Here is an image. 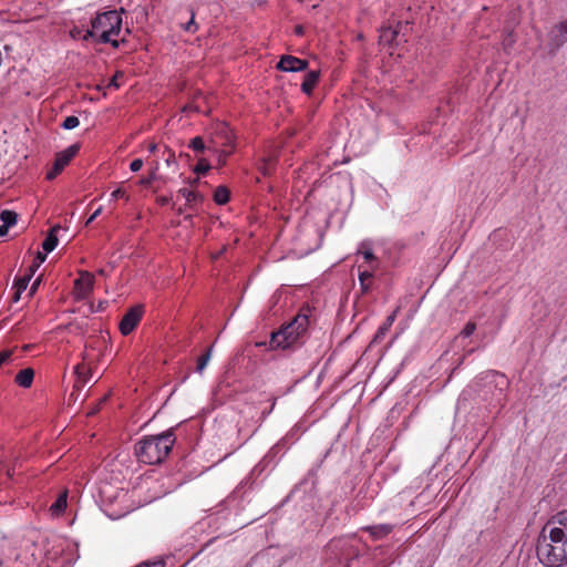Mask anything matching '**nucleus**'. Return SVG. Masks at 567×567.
Returning a JSON list of instances; mask_svg holds the SVG:
<instances>
[{
    "mask_svg": "<svg viewBox=\"0 0 567 567\" xmlns=\"http://www.w3.org/2000/svg\"><path fill=\"white\" fill-rule=\"evenodd\" d=\"M75 35H78V32L71 33V37H75Z\"/></svg>",
    "mask_w": 567,
    "mask_h": 567,
    "instance_id": "obj_61",
    "label": "nucleus"
},
{
    "mask_svg": "<svg viewBox=\"0 0 567 567\" xmlns=\"http://www.w3.org/2000/svg\"><path fill=\"white\" fill-rule=\"evenodd\" d=\"M296 33L297 34H302L303 33V28L301 25H297L296 27Z\"/></svg>",
    "mask_w": 567,
    "mask_h": 567,
    "instance_id": "obj_51",
    "label": "nucleus"
},
{
    "mask_svg": "<svg viewBox=\"0 0 567 567\" xmlns=\"http://www.w3.org/2000/svg\"><path fill=\"white\" fill-rule=\"evenodd\" d=\"M60 225H56L54 227L51 228L49 235L47 236V238L44 239V241L42 243V248L45 252H51L58 245V237H56V231L60 229Z\"/></svg>",
    "mask_w": 567,
    "mask_h": 567,
    "instance_id": "obj_13",
    "label": "nucleus"
},
{
    "mask_svg": "<svg viewBox=\"0 0 567 567\" xmlns=\"http://www.w3.org/2000/svg\"><path fill=\"white\" fill-rule=\"evenodd\" d=\"M102 212V207H99L94 213L93 215L87 219L86 224L85 225H89L91 224Z\"/></svg>",
    "mask_w": 567,
    "mask_h": 567,
    "instance_id": "obj_41",
    "label": "nucleus"
},
{
    "mask_svg": "<svg viewBox=\"0 0 567 567\" xmlns=\"http://www.w3.org/2000/svg\"><path fill=\"white\" fill-rule=\"evenodd\" d=\"M224 250H225V248L223 250L218 251L217 254H215L214 258H217L218 256H220Z\"/></svg>",
    "mask_w": 567,
    "mask_h": 567,
    "instance_id": "obj_55",
    "label": "nucleus"
},
{
    "mask_svg": "<svg viewBox=\"0 0 567 567\" xmlns=\"http://www.w3.org/2000/svg\"><path fill=\"white\" fill-rule=\"evenodd\" d=\"M156 171H157V165H156V166L154 167V169L151 172V174L148 175V177H146V178H142V179L140 181V184H141V185H143V186H150L154 181H157V179H161V181L165 182V181L163 179V177H162V176H158V175H157Z\"/></svg>",
    "mask_w": 567,
    "mask_h": 567,
    "instance_id": "obj_25",
    "label": "nucleus"
},
{
    "mask_svg": "<svg viewBox=\"0 0 567 567\" xmlns=\"http://www.w3.org/2000/svg\"><path fill=\"white\" fill-rule=\"evenodd\" d=\"M567 42V19L554 25L547 34L546 50L554 55Z\"/></svg>",
    "mask_w": 567,
    "mask_h": 567,
    "instance_id": "obj_5",
    "label": "nucleus"
},
{
    "mask_svg": "<svg viewBox=\"0 0 567 567\" xmlns=\"http://www.w3.org/2000/svg\"><path fill=\"white\" fill-rule=\"evenodd\" d=\"M34 378V371L31 368L21 370L16 375V382L22 388H30Z\"/></svg>",
    "mask_w": 567,
    "mask_h": 567,
    "instance_id": "obj_11",
    "label": "nucleus"
},
{
    "mask_svg": "<svg viewBox=\"0 0 567 567\" xmlns=\"http://www.w3.org/2000/svg\"><path fill=\"white\" fill-rule=\"evenodd\" d=\"M31 278L32 277L30 275L25 274L23 277H20V278L14 280L13 288L16 289V291H14V295L12 297V300L14 302L19 301L22 291H24L27 289Z\"/></svg>",
    "mask_w": 567,
    "mask_h": 567,
    "instance_id": "obj_14",
    "label": "nucleus"
},
{
    "mask_svg": "<svg viewBox=\"0 0 567 567\" xmlns=\"http://www.w3.org/2000/svg\"><path fill=\"white\" fill-rule=\"evenodd\" d=\"M189 147L196 152H203L206 146L202 137L197 136L190 141Z\"/></svg>",
    "mask_w": 567,
    "mask_h": 567,
    "instance_id": "obj_28",
    "label": "nucleus"
},
{
    "mask_svg": "<svg viewBox=\"0 0 567 567\" xmlns=\"http://www.w3.org/2000/svg\"><path fill=\"white\" fill-rule=\"evenodd\" d=\"M198 182V178H195L192 184H196Z\"/></svg>",
    "mask_w": 567,
    "mask_h": 567,
    "instance_id": "obj_60",
    "label": "nucleus"
},
{
    "mask_svg": "<svg viewBox=\"0 0 567 567\" xmlns=\"http://www.w3.org/2000/svg\"><path fill=\"white\" fill-rule=\"evenodd\" d=\"M192 25H195L194 13H192V18L189 22L186 24L185 29L189 30Z\"/></svg>",
    "mask_w": 567,
    "mask_h": 567,
    "instance_id": "obj_46",
    "label": "nucleus"
},
{
    "mask_svg": "<svg viewBox=\"0 0 567 567\" xmlns=\"http://www.w3.org/2000/svg\"><path fill=\"white\" fill-rule=\"evenodd\" d=\"M68 506V489H64L56 501L51 505L50 512L53 515H61Z\"/></svg>",
    "mask_w": 567,
    "mask_h": 567,
    "instance_id": "obj_12",
    "label": "nucleus"
},
{
    "mask_svg": "<svg viewBox=\"0 0 567 567\" xmlns=\"http://www.w3.org/2000/svg\"><path fill=\"white\" fill-rule=\"evenodd\" d=\"M384 331H385V328H384V327H381V328L379 329V332H378V334H377V338H378L380 334H384Z\"/></svg>",
    "mask_w": 567,
    "mask_h": 567,
    "instance_id": "obj_52",
    "label": "nucleus"
},
{
    "mask_svg": "<svg viewBox=\"0 0 567 567\" xmlns=\"http://www.w3.org/2000/svg\"><path fill=\"white\" fill-rule=\"evenodd\" d=\"M215 138L220 141L221 146L224 147H233L234 146V134L230 127L226 123H220L217 125V130L215 133Z\"/></svg>",
    "mask_w": 567,
    "mask_h": 567,
    "instance_id": "obj_10",
    "label": "nucleus"
},
{
    "mask_svg": "<svg viewBox=\"0 0 567 567\" xmlns=\"http://www.w3.org/2000/svg\"><path fill=\"white\" fill-rule=\"evenodd\" d=\"M106 400H107V395H105L103 399H101L100 403L95 408H92V410L87 413V415H94L95 413H97L100 410V405L103 402H105Z\"/></svg>",
    "mask_w": 567,
    "mask_h": 567,
    "instance_id": "obj_40",
    "label": "nucleus"
},
{
    "mask_svg": "<svg viewBox=\"0 0 567 567\" xmlns=\"http://www.w3.org/2000/svg\"><path fill=\"white\" fill-rule=\"evenodd\" d=\"M364 258H365L367 260H372V259L374 258V256L372 255V252H371V251H365V252H364Z\"/></svg>",
    "mask_w": 567,
    "mask_h": 567,
    "instance_id": "obj_48",
    "label": "nucleus"
},
{
    "mask_svg": "<svg viewBox=\"0 0 567 567\" xmlns=\"http://www.w3.org/2000/svg\"><path fill=\"white\" fill-rule=\"evenodd\" d=\"M112 197H113L114 199H116V198H118V197H126V199L128 198V197L125 195V190H124V189H122V188H117L116 190H114V192L112 193Z\"/></svg>",
    "mask_w": 567,
    "mask_h": 567,
    "instance_id": "obj_39",
    "label": "nucleus"
},
{
    "mask_svg": "<svg viewBox=\"0 0 567 567\" xmlns=\"http://www.w3.org/2000/svg\"><path fill=\"white\" fill-rule=\"evenodd\" d=\"M168 152H169V155L166 158V164L169 166L172 164H175L176 161H175V154L173 152H171L169 150H168Z\"/></svg>",
    "mask_w": 567,
    "mask_h": 567,
    "instance_id": "obj_43",
    "label": "nucleus"
},
{
    "mask_svg": "<svg viewBox=\"0 0 567 567\" xmlns=\"http://www.w3.org/2000/svg\"><path fill=\"white\" fill-rule=\"evenodd\" d=\"M122 19L117 11H107L100 16H97L93 22V29H103L101 33V41L112 42L114 45H117L116 41L111 40V35L117 34L121 30Z\"/></svg>",
    "mask_w": 567,
    "mask_h": 567,
    "instance_id": "obj_4",
    "label": "nucleus"
},
{
    "mask_svg": "<svg viewBox=\"0 0 567 567\" xmlns=\"http://www.w3.org/2000/svg\"><path fill=\"white\" fill-rule=\"evenodd\" d=\"M125 73H114L113 76L107 81L106 87H115L118 89L121 86V81Z\"/></svg>",
    "mask_w": 567,
    "mask_h": 567,
    "instance_id": "obj_26",
    "label": "nucleus"
},
{
    "mask_svg": "<svg viewBox=\"0 0 567 567\" xmlns=\"http://www.w3.org/2000/svg\"><path fill=\"white\" fill-rule=\"evenodd\" d=\"M476 329L475 322H467L464 329L460 332V336L467 338L470 337Z\"/></svg>",
    "mask_w": 567,
    "mask_h": 567,
    "instance_id": "obj_30",
    "label": "nucleus"
},
{
    "mask_svg": "<svg viewBox=\"0 0 567 567\" xmlns=\"http://www.w3.org/2000/svg\"><path fill=\"white\" fill-rule=\"evenodd\" d=\"M266 343L265 342H258L256 343L257 347H264Z\"/></svg>",
    "mask_w": 567,
    "mask_h": 567,
    "instance_id": "obj_58",
    "label": "nucleus"
},
{
    "mask_svg": "<svg viewBox=\"0 0 567 567\" xmlns=\"http://www.w3.org/2000/svg\"><path fill=\"white\" fill-rule=\"evenodd\" d=\"M75 35H78V32L71 33V37H75Z\"/></svg>",
    "mask_w": 567,
    "mask_h": 567,
    "instance_id": "obj_62",
    "label": "nucleus"
},
{
    "mask_svg": "<svg viewBox=\"0 0 567 567\" xmlns=\"http://www.w3.org/2000/svg\"><path fill=\"white\" fill-rule=\"evenodd\" d=\"M80 150L79 144H73L66 150L58 153L55 155V161L53 163V167L47 173V179H54L63 168L70 163V161L76 155Z\"/></svg>",
    "mask_w": 567,
    "mask_h": 567,
    "instance_id": "obj_6",
    "label": "nucleus"
},
{
    "mask_svg": "<svg viewBox=\"0 0 567 567\" xmlns=\"http://www.w3.org/2000/svg\"><path fill=\"white\" fill-rule=\"evenodd\" d=\"M97 274L101 275V276H105V271L102 268L97 270Z\"/></svg>",
    "mask_w": 567,
    "mask_h": 567,
    "instance_id": "obj_54",
    "label": "nucleus"
},
{
    "mask_svg": "<svg viewBox=\"0 0 567 567\" xmlns=\"http://www.w3.org/2000/svg\"><path fill=\"white\" fill-rule=\"evenodd\" d=\"M309 62H311V65L309 66L310 71H321L324 66L316 56L310 58Z\"/></svg>",
    "mask_w": 567,
    "mask_h": 567,
    "instance_id": "obj_35",
    "label": "nucleus"
},
{
    "mask_svg": "<svg viewBox=\"0 0 567 567\" xmlns=\"http://www.w3.org/2000/svg\"><path fill=\"white\" fill-rule=\"evenodd\" d=\"M17 462H18V458H16V461H14V466H13L12 471H11L10 468H8V471H7V475H8L9 477H10V476H12V474L14 473Z\"/></svg>",
    "mask_w": 567,
    "mask_h": 567,
    "instance_id": "obj_49",
    "label": "nucleus"
},
{
    "mask_svg": "<svg viewBox=\"0 0 567 567\" xmlns=\"http://www.w3.org/2000/svg\"><path fill=\"white\" fill-rule=\"evenodd\" d=\"M45 258H47V254L38 251L35 259H34L33 264L29 267L27 274L32 277L34 275V272L37 271V269L40 267V265L45 260Z\"/></svg>",
    "mask_w": 567,
    "mask_h": 567,
    "instance_id": "obj_21",
    "label": "nucleus"
},
{
    "mask_svg": "<svg viewBox=\"0 0 567 567\" xmlns=\"http://www.w3.org/2000/svg\"><path fill=\"white\" fill-rule=\"evenodd\" d=\"M143 316V306L136 305L127 310L120 322V331L123 336L130 334Z\"/></svg>",
    "mask_w": 567,
    "mask_h": 567,
    "instance_id": "obj_7",
    "label": "nucleus"
},
{
    "mask_svg": "<svg viewBox=\"0 0 567 567\" xmlns=\"http://www.w3.org/2000/svg\"><path fill=\"white\" fill-rule=\"evenodd\" d=\"M183 197H185V199L190 203V202H195L197 199L199 200H203V196L198 193H195L193 190H188L186 188H182L179 189L178 192Z\"/></svg>",
    "mask_w": 567,
    "mask_h": 567,
    "instance_id": "obj_24",
    "label": "nucleus"
},
{
    "mask_svg": "<svg viewBox=\"0 0 567 567\" xmlns=\"http://www.w3.org/2000/svg\"><path fill=\"white\" fill-rule=\"evenodd\" d=\"M229 190L225 186H218L214 193V200L218 205H224L229 200Z\"/></svg>",
    "mask_w": 567,
    "mask_h": 567,
    "instance_id": "obj_16",
    "label": "nucleus"
},
{
    "mask_svg": "<svg viewBox=\"0 0 567 567\" xmlns=\"http://www.w3.org/2000/svg\"><path fill=\"white\" fill-rule=\"evenodd\" d=\"M157 200H158V203H159L161 205H167V204L169 203V198H168V197H165V196H163V197H158V199H157Z\"/></svg>",
    "mask_w": 567,
    "mask_h": 567,
    "instance_id": "obj_45",
    "label": "nucleus"
},
{
    "mask_svg": "<svg viewBox=\"0 0 567 567\" xmlns=\"http://www.w3.org/2000/svg\"><path fill=\"white\" fill-rule=\"evenodd\" d=\"M398 29L395 30H392V42L394 41V38L401 32V30L403 29L404 31H406L409 28H410V23L406 21L404 23L402 22H399L398 25H396ZM405 32H403L404 34Z\"/></svg>",
    "mask_w": 567,
    "mask_h": 567,
    "instance_id": "obj_33",
    "label": "nucleus"
},
{
    "mask_svg": "<svg viewBox=\"0 0 567 567\" xmlns=\"http://www.w3.org/2000/svg\"><path fill=\"white\" fill-rule=\"evenodd\" d=\"M220 164H225V158H220Z\"/></svg>",
    "mask_w": 567,
    "mask_h": 567,
    "instance_id": "obj_64",
    "label": "nucleus"
},
{
    "mask_svg": "<svg viewBox=\"0 0 567 567\" xmlns=\"http://www.w3.org/2000/svg\"><path fill=\"white\" fill-rule=\"evenodd\" d=\"M514 43H515V37L512 31H508V33L506 34V37L503 40V47L506 50V49L511 48Z\"/></svg>",
    "mask_w": 567,
    "mask_h": 567,
    "instance_id": "obj_34",
    "label": "nucleus"
},
{
    "mask_svg": "<svg viewBox=\"0 0 567 567\" xmlns=\"http://www.w3.org/2000/svg\"><path fill=\"white\" fill-rule=\"evenodd\" d=\"M544 529H553L555 535L567 538V511H563L554 515L543 527Z\"/></svg>",
    "mask_w": 567,
    "mask_h": 567,
    "instance_id": "obj_9",
    "label": "nucleus"
},
{
    "mask_svg": "<svg viewBox=\"0 0 567 567\" xmlns=\"http://www.w3.org/2000/svg\"><path fill=\"white\" fill-rule=\"evenodd\" d=\"M92 35H93L92 31L87 30L84 35V39H87L89 37H92Z\"/></svg>",
    "mask_w": 567,
    "mask_h": 567,
    "instance_id": "obj_53",
    "label": "nucleus"
},
{
    "mask_svg": "<svg viewBox=\"0 0 567 567\" xmlns=\"http://www.w3.org/2000/svg\"><path fill=\"white\" fill-rule=\"evenodd\" d=\"M40 282H41V277H38V278L34 280V282L31 285V287H30V290H29V297H32V296L35 293V291H37V289H38V287H39Z\"/></svg>",
    "mask_w": 567,
    "mask_h": 567,
    "instance_id": "obj_37",
    "label": "nucleus"
},
{
    "mask_svg": "<svg viewBox=\"0 0 567 567\" xmlns=\"http://www.w3.org/2000/svg\"><path fill=\"white\" fill-rule=\"evenodd\" d=\"M18 215L13 210L4 209L0 213V219L2 220V224L7 226H13L17 223Z\"/></svg>",
    "mask_w": 567,
    "mask_h": 567,
    "instance_id": "obj_17",
    "label": "nucleus"
},
{
    "mask_svg": "<svg viewBox=\"0 0 567 567\" xmlns=\"http://www.w3.org/2000/svg\"><path fill=\"white\" fill-rule=\"evenodd\" d=\"M156 150H157V144H156V143H151V144L148 145V151H150L151 153H154Z\"/></svg>",
    "mask_w": 567,
    "mask_h": 567,
    "instance_id": "obj_47",
    "label": "nucleus"
},
{
    "mask_svg": "<svg viewBox=\"0 0 567 567\" xmlns=\"http://www.w3.org/2000/svg\"><path fill=\"white\" fill-rule=\"evenodd\" d=\"M369 530L374 538H381L388 535L389 527L386 525H379L369 527Z\"/></svg>",
    "mask_w": 567,
    "mask_h": 567,
    "instance_id": "obj_23",
    "label": "nucleus"
},
{
    "mask_svg": "<svg viewBox=\"0 0 567 567\" xmlns=\"http://www.w3.org/2000/svg\"><path fill=\"white\" fill-rule=\"evenodd\" d=\"M224 250H225V248L223 250L218 251L217 254H215L214 258H217L218 256H220Z\"/></svg>",
    "mask_w": 567,
    "mask_h": 567,
    "instance_id": "obj_57",
    "label": "nucleus"
},
{
    "mask_svg": "<svg viewBox=\"0 0 567 567\" xmlns=\"http://www.w3.org/2000/svg\"><path fill=\"white\" fill-rule=\"evenodd\" d=\"M175 437L173 430L158 435L146 436L135 445V454L140 462L145 464H159L172 451Z\"/></svg>",
    "mask_w": 567,
    "mask_h": 567,
    "instance_id": "obj_2",
    "label": "nucleus"
},
{
    "mask_svg": "<svg viewBox=\"0 0 567 567\" xmlns=\"http://www.w3.org/2000/svg\"><path fill=\"white\" fill-rule=\"evenodd\" d=\"M220 164H225V158H220Z\"/></svg>",
    "mask_w": 567,
    "mask_h": 567,
    "instance_id": "obj_63",
    "label": "nucleus"
},
{
    "mask_svg": "<svg viewBox=\"0 0 567 567\" xmlns=\"http://www.w3.org/2000/svg\"><path fill=\"white\" fill-rule=\"evenodd\" d=\"M79 125V118L76 116H68L63 123H62V126L65 128V130H72L74 127H76Z\"/></svg>",
    "mask_w": 567,
    "mask_h": 567,
    "instance_id": "obj_29",
    "label": "nucleus"
},
{
    "mask_svg": "<svg viewBox=\"0 0 567 567\" xmlns=\"http://www.w3.org/2000/svg\"><path fill=\"white\" fill-rule=\"evenodd\" d=\"M230 153H231V150H229V151H227V150H223V151L220 152V156L226 157V156H228Z\"/></svg>",
    "mask_w": 567,
    "mask_h": 567,
    "instance_id": "obj_50",
    "label": "nucleus"
},
{
    "mask_svg": "<svg viewBox=\"0 0 567 567\" xmlns=\"http://www.w3.org/2000/svg\"><path fill=\"white\" fill-rule=\"evenodd\" d=\"M372 277V274L370 271H362L359 276L361 287L363 291L368 290V285L365 284L367 280H369Z\"/></svg>",
    "mask_w": 567,
    "mask_h": 567,
    "instance_id": "obj_32",
    "label": "nucleus"
},
{
    "mask_svg": "<svg viewBox=\"0 0 567 567\" xmlns=\"http://www.w3.org/2000/svg\"><path fill=\"white\" fill-rule=\"evenodd\" d=\"M12 354L13 350H3L0 352V368L11 360Z\"/></svg>",
    "mask_w": 567,
    "mask_h": 567,
    "instance_id": "obj_31",
    "label": "nucleus"
},
{
    "mask_svg": "<svg viewBox=\"0 0 567 567\" xmlns=\"http://www.w3.org/2000/svg\"><path fill=\"white\" fill-rule=\"evenodd\" d=\"M94 276L89 271H80V278L74 281L76 299H85L93 290Z\"/></svg>",
    "mask_w": 567,
    "mask_h": 567,
    "instance_id": "obj_8",
    "label": "nucleus"
},
{
    "mask_svg": "<svg viewBox=\"0 0 567 567\" xmlns=\"http://www.w3.org/2000/svg\"><path fill=\"white\" fill-rule=\"evenodd\" d=\"M386 30L388 28H381L380 43H383L384 45H390V40L385 39Z\"/></svg>",
    "mask_w": 567,
    "mask_h": 567,
    "instance_id": "obj_38",
    "label": "nucleus"
},
{
    "mask_svg": "<svg viewBox=\"0 0 567 567\" xmlns=\"http://www.w3.org/2000/svg\"><path fill=\"white\" fill-rule=\"evenodd\" d=\"M212 350H213V346L209 347L206 352L204 354H202L198 359H197V364H196V371L198 373H202L204 371V369L206 368L208 361L210 360V355H212Z\"/></svg>",
    "mask_w": 567,
    "mask_h": 567,
    "instance_id": "obj_19",
    "label": "nucleus"
},
{
    "mask_svg": "<svg viewBox=\"0 0 567 567\" xmlns=\"http://www.w3.org/2000/svg\"><path fill=\"white\" fill-rule=\"evenodd\" d=\"M224 250H225V248L223 250L218 251L217 254H215L214 258H217L218 256H220Z\"/></svg>",
    "mask_w": 567,
    "mask_h": 567,
    "instance_id": "obj_56",
    "label": "nucleus"
},
{
    "mask_svg": "<svg viewBox=\"0 0 567 567\" xmlns=\"http://www.w3.org/2000/svg\"><path fill=\"white\" fill-rule=\"evenodd\" d=\"M295 61V56L292 55H284L276 64L277 71H286L289 66H291V62Z\"/></svg>",
    "mask_w": 567,
    "mask_h": 567,
    "instance_id": "obj_22",
    "label": "nucleus"
},
{
    "mask_svg": "<svg viewBox=\"0 0 567 567\" xmlns=\"http://www.w3.org/2000/svg\"><path fill=\"white\" fill-rule=\"evenodd\" d=\"M536 554L545 567H560L567 564V538L555 535L553 529L542 528L536 545Z\"/></svg>",
    "mask_w": 567,
    "mask_h": 567,
    "instance_id": "obj_1",
    "label": "nucleus"
},
{
    "mask_svg": "<svg viewBox=\"0 0 567 567\" xmlns=\"http://www.w3.org/2000/svg\"><path fill=\"white\" fill-rule=\"evenodd\" d=\"M142 166H143V161L141 158H137L131 163L130 168L132 172H137L142 168Z\"/></svg>",
    "mask_w": 567,
    "mask_h": 567,
    "instance_id": "obj_36",
    "label": "nucleus"
},
{
    "mask_svg": "<svg viewBox=\"0 0 567 567\" xmlns=\"http://www.w3.org/2000/svg\"><path fill=\"white\" fill-rule=\"evenodd\" d=\"M308 326V313H298L289 323L284 326L280 330L271 333L270 347L272 349L289 348L307 331Z\"/></svg>",
    "mask_w": 567,
    "mask_h": 567,
    "instance_id": "obj_3",
    "label": "nucleus"
},
{
    "mask_svg": "<svg viewBox=\"0 0 567 567\" xmlns=\"http://www.w3.org/2000/svg\"><path fill=\"white\" fill-rule=\"evenodd\" d=\"M8 229H9V226H7V225L2 224V225L0 226V236H6V235H7V233H8Z\"/></svg>",
    "mask_w": 567,
    "mask_h": 567,
    "instance_id": "obj_44",
    "label": "nucleus"
},
{
    "mask_svg": "<svg viewBox=\"0 0 567 567\" xmlns=\"http://www.w3.org/2000/svg\"><path fill=\"white\" fill-rule=\"evenodd\" d=\"M75 373L78 374L79 381H81L83 384H85L91 375V369L85 365V363L78 364L75 368Z\"/></svg>",
    "mask_w": 567,
    "mask_h": 567,
    "instance_id": "obj_18",
    "label": "nucleus"
},
{
    "mask_svg": "<svg viewBox=\"0 0 567 567\" xmlns=\"http://www.w3.org/2000/svg\"><path fill=\"white\" fill-rule=\"evenodd\" d=\"M310 65L311 62H309V59H298L295 56V61L291 62V66H289L287 71H305L309 69Z\"/></svg>",
    "mask_w": 567,
    "mask_h": 567,
    "instance_id": "obj_20",
    "label": "nucleus"
},
{
    "mask_svg": "<svg viewBox=\"0 0 567 567\" xmlns=\"http://www.w3.org/2000/svg\"><path fill=\"white\" fill-rule=\"evenodd\" d=\"M270 163H271V159H267L261 168L262 171V174L264 175H267L269 174V169H270Z\"/></svg>",
    "mask_w": 567,
    "mask_h": 567,
    "instance_id": "obj_42",
    "label": "nucleus"
},
{
    "mask_svg": "<svg viewBox=\"0 0 567 567\" xmlns=\"http://www.w3.org/2000/svg\"><path fill=\"white\" fill-rule=\"evenodd\" d=\"M321 73H307L303 82L301 83V90L307 95H310L313 87L318 84Z\"/></svg>",
    "mask_w": 567,
    "mask_h": 567,
    "instance_id": "obj_15",
    "label": "nucleus"
},
{
    "mask_svg": "<svg viewBox=\"0 0 567 567\" xmlns=\"http://www.w3.org/2000/svg\"><path fill=\"white\" fill-rule=\"evenodd\" d=\"M210 169V164L205 158H200L194 168V172L197 174H205Z\"/></svg>",
    "mask_w": 567,
    "mask_h": 567,
    "instance_id": "obj_27",
    "label": "nucleus"
},
{
    "mask_svg": "<svg viewBox=\"0 0 567 567\" xmlns=\"http://www.w3.org/2000/svg\"><path fill=\"white\" fill-rule=\"evenodd\" d=\"M357 38H358V40H362L363 39L362 33H359Z\"/></svg>",
    "mask_w": 567,
    "mask_h": 567,
    "instance_id": "obj_59",
    "label": "nucleus"
}]
</instances>
